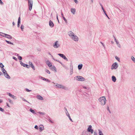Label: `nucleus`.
<instances>
[{
    "label": "nucleus",
    "instance_id": "nucleus-34",
    "mask_svg": "<svg viewBox=\"0 0 135 135\" xmlns=\"http://www.w3.org/2000/svg\"><path fill=\"white\" fill-rule=\"evenodd\" d=\"M1 70L3 73H4V72H6V70L3 68H2Z\"/></svg>",
    "mask_w": 135,
    "mask_h": 135
},
{
    "label": "nucleus",
    "instance_id": "nucleus-30",
    "mask_svg": "<svg viewBox=\"0 0 135 135\" xmlns=\"http://www.w3.org/2000/svg\"><path fill=\"white\" fill-rule=\"evenodd\" d=\"M83 66V65L82 64L79 65L78 66V68L79 69H81Z\"/></svg>",
    "mask_w": 135,
    "mask_h": 135
},
{
    "label": "nucleus",
    "instance_id": "nucleus-36",
    "mask_svg": "<svg viewBox=\"0 0 135 135\" xmlns=\"http://www.w3.org/2000/svg\"><path fill=\"white\" fill-rule=\"evenodd\" d=\"M30 66L32 68L33 70H35V67H34V65H33V64L32 65H31Z\"/></svg>",
    "mask_w": 135,
    "mask_h": 135
},
{
    "label": "nucleus",
    "instance_id": "nucleus-57",
    "mask_svg": "<svg viewBox=\"0 0 135 135\" xmlns=\"http://www.w3.org/2000/svg\"><path fill=\"white\" fill-rule=\"evenodd\" d=\"M103 12H104V14L105 15L106 14H107L106 13V11H105V10H103Z\"/></svg>",
    "mask_w": 135,
    "mask_h": 135
},
{
    "label": "nucleus",
    "instance_id": "nucleus-17",
    "mask_svg": "<svg viewBox=\"0 0 135 135\" xmlns=\"http://www.w3.org/2000/svg\"><path fill=\"white\" fill-rule=\"evenodd\" d=\"M49 68L52 70H54L55 72H56V68L54 66H52V65H51V66H50Z\"/></svg>",
    "mask_w": 135,
    "mask_h": 135
},
{
    "label": "nucleus",
    "instance_id": "nucleus-27",
    "mask_svg": "<svg viewBox=\"0 0 135 135\" xmlns=\"http://www.w3.org/2000/svg\"><path fill=\"white\" fill-rule=\"evenodd\" d=\"M66 111H65V112L66 114V115L68 116L69 115H70L68 113V111H67V109L66 108L65 109Z\"/></svg>",
    "mask_w": 135,
    "mask_h": 135
},
{
    "label": "nucleus",
    "instance_id": "nucleus-42",
    "mask_svg": "<svg viewBox=\"0 0 135 135\" xmlns=\"http://www.w3.org/2000/svg\"><path fill=\"white\" fill-rule=\"evenodd\" d=\"M100 6L101 7V8H102L103 11V10H104L103 8V5H102V4H100Z\"/></svg>",
    "mask_w": 135,
    "mask_h": 135
},
{
    "label": "nucleus",
    "instance_id": "nucleus-41",
    "mask_svg": "<svg viewBox=\"0 0 135 135\" xmlns=\"http://www.w3.org/2000/svg\"><path fill=\"white\" fill-rule=\"evenodd\" d=\"M64 20V21H65V22L66 23H67V20L66 19V18H65L64 17H62Z\"/></svg>",
    "mask_w": 135,
    "mask_h": 135
},
{
    "label": "nucleus",
    "instance_id": "nucleus-47",
    "mask_svg": "<svg viewBox=\"0 0 135 135\" xmlns=\"http://www.w3.org/2000/svg\"><path fill=\"white\" fill-rule=\"evenodd\" d=\"M29 66H30L32 64V62H29Z\"/></svg>",
    "mask_w": 135,
    "mask_h": 135
},
{
    "label": "nucleus",
    "instance_id": "nucleus-54",
    "mask_svg": "<svg viewBox=\"0 0 135 135\" xmlns=\"http://www.w3.org/2000/svg\"><path fill=\"white\" fill-rule=\"evenodd\" d=\"M131 59H135L134 58V57L133 56H132L131 57Z\"/></svg>",
    "mask_w": 135,
    "mask_h": 135
},
{
    "label": "nucleus",
    "instance_id": "nucleus-48",
    "mask_svg": "<svg viewBox=\"0 0 135 135\" xmlns=\"http://www.w3.org/2000/svg\"><path fill=\"white\" fill-rule=\"evenodd\" d=\"M56 61L57 62H59L63 66H64V65L63 64H62L61 62H60L58 60H57Z\"/></svg>",
    "mask_w": 135,
    "mask_h": 135
},
{
    "label": "nucleus",
    "instance_id": "nucleus-21",
    "mask_svg": "<svg viewBox=\"0 0 135 135\" xmlns=\"http://www.w3.org/2000/svg\"><path fill=\"white\" fill-rule=\"evenodd\" d=\"M40 131L41 132L44 129V127L42 125H41L39 127Z\"/></svg>",
    "mask_w": 135,
    "mask_h": 135
},
{
    "label": "nucleus",
    "instance_id": "nucleus-12",
    "mask_svg": "<svg viewBox=\"0 0 135 135\" xmlns=\"http://www.w3.org/2000/svg\"><path fill=\"white\" fill-rule=\"evenodd\" d=\"M58 55H59V56H60V57H62V58H63L64 59H67V58L65 56V55L62 54H58Z\"/></svg>",
    "mask_w": 135,
    "mask_h": 135
},
{
    "label": "nucleus",
    "instance_id": "nucleus-38",
    "mask_svg": "<svg viewBox=\"0 0 135 135\" xmlns=\"http://www.w3.org/2000/svg\"><path fill=\"white\" fill-rule=\"evenodd\" d=\"M4 66L2 64L0 63V67L3 68L4 67Z\"/></svg>",
    "mask_w": 135,
    "mask_h": 135
},
{
    "label": "nucleus",
    "instance_id": "nucleus-43",
    "mask_svg": "<svg viewBox=\"0 0 135 135\" xmlns=\"http://www.w3.org/2000/svg\"><path fill=\"white\" fill-rule=\"evenodd\" d=\"M100 43L102 44V46H103V47H104V48H105V46L104 44L103 43H102V42H100Z\"/></svg>",
    "mask_w": 135,
    "mask_h": 135
},
{
    "label": "nucleus",
    "instance_id": "nucleus-2",
    "mask_svg": "<svg viewBox=\"0 0 135 135\" xmlns=\"http://www.w3.org/2000/svg\"><path fill=\"white\" fill-rule=\"evenodd\" d=\"M98 100L101 105L103 106L105 105L106 99L105 96H103L100 97Z\"/></svg>",
    "mask_w": 135,
    "mask_h": 135
},
{
    "label": "nucleus",
    "instance_id": "nucleus-18",
    "mask_svg": "<svg viewBox=\"0 0 135 135\" xmlns=\"http://www.w3.org/2000/svg\"><path fill=\"white\" fill-rule=\"evenodd\" d=\"M39 78H40L42 80H44L46 81H47L48 82H50V80H48V79H45V78H44L42 77H41V76Z\"/></svg>",
    "mask_w": 135,
    "mask_h": 135
},
{
    "label": "nucleus",
    "instance_id": "nucleus-4",
    "mask_svg": "<svg viewBox=\"0 0 135 135\" xmlns=\"http://www.w3.org/2000/svg\"><path fill=\"white\" fill-rule=\"evenodd\" d=\"M74 80L80 81H83L85 80V78L81 76H77L74 77Z\"/></svg>",
    "mask_w": 135,
    "mask_h": 135
},
{
    "label": "nucleus",
    "instance_id": "nucleus-62",
    "mask_svg": "<svg viewBox=\"0 0 135 135\" xmlns=\"http://www.w3.org/2000/svg\"><path fill=\"white\" fill-rule=\"evenodd\" d=\"M12 24L13 26H14L15 25V23L14 22H13Z\"/></svg>",
    "mask_w": 135,
    "mask_h": 135
},
{
    "label": "nucleus",
    "instance_id": "nucleus-49",
    "mask_svg": "<svg viewBox=\"0 0 135 135\" xmlns=\"http://www.w3.org/2000/svg\"><path fill=\"white\" fill-rule=\"evenodd\" d=\"M0 111L3 112L4 111V110L2 108L0 107Z\"/></svg>",
    "mask_w": 135,
    "mask_h": 135
},
{
    "label": "nucleus",
    "instance_id": "nucleus-23",
    "mask_svg": "<svg viewBox=\"0 0 135 135\" xmlns=\"http://www.w3.org/2000/svg\"><path fill=\"white\" fill-rule=\"evenodd\" d=\"M21 23V18L20 17H19L18 18V25L17 26L18 27H20V25Z\"/></svg>",
    "mask_w": 135,
    "mask_h": 135
},
{
    "label": "nucleus",
    "instance_id": "nucleus-32",
    "mask_svg": "<svg viewBox=\"0 0 135 135\" xmlns=\"http://www.w3.org/2000/svg\"><path fill=\"white\" fill-rule=\"evenodd\" d=\"M30 112H31L33 113H35V112L31 108L30 109Z\"/></svg>",
    "mask_w": 135,
    "mask_h": 135
},
{
    "label": "nucleus",
    "instance_id": "nucleus-14",
    "mask_svg": "<svg viewBox=\"0 0 135 135\" xmlns=\"http://www.w3.org/2000/svg\"><path fill=\"white\" fill-rule=\"evenodd\" d=\"M36 98L37 99L40 100H44L43 97L40 95H37Z\"/></svg>",
    "mask_w": 135,
    "mask_h": 135
},
{
    "label": "nucleus",
    "instance_id": "nucleus-56",
    "mask_svg": "<svg viewBox=\"0 0 135 135\" xmlns=\"http://www.w3.org/2000/svg\"><path fill=\"white\" fill-rule=\"evenodd\" d=\"M6 104H7V105L9 107H10V106L8 104V103H6Z\"/></svg>",
    "mask_w": 135,
    "mask_h": 135
},
{
    "label": "nucleus",
    "instance_id": "nucleus-53",
    "mask_svg": "<svg viewBox=\"0 0 135 135\" xmlns=\"http://www.w3.org/2000/svg\"><path fill=\"white\" fill-rule=\"evenodd\" d=\"M56 18L57 20V21H58V15L57 14H56Z\"/></svg>",
    "mask_w": 135,
    "mask_h": 135
},
{
    "label": "nucleus",
    "instance_id": "nucleus-46",
    "mask_svg": "<svg viewBox=\"0 0 135 135\" xmlns=\"http://www.w3.org/2000/svg\"><path fill=\"white\" fill-rule=\"evenodd\" d=\"M34 128L37 129H38V126L37 125H36Z\"/></svg>",
    "mask_w": 135,
    "mask_h": 135
},
{
    "label": "nucleus",
    "instance_id": "nucleus-26",
    "mask_svg": "<svg viewBox=\"0 0 135 135\" xmlns=\"http://www.w3.org/2000/svg\"><path fill=\"white\" fill-rule=\"evenodd\" d=\"M5 41L7 42V43L8 44H11L12 45H14V44L12 42H11L9 41H8L7 40H5Z\"/></svg>",
    "mask_w": 135,
    "mask_h": 135
},
{
    "label": "nucleus",
    "instance_id": "nucleus-13",
    "mask_svg": "<svg viewBox=\"0 0 135 135\" xmlns=\"http://www.w3.org/2000/svg\"><path fill=\"white\" fill-rule=\"evenodd\" d=\"M71 11L73 15H74L75 14L76 10L75 8H71Z\"/></svg>",
    "mask_w": 135,
    "mask_h": 135
},
{
    "label": "nucleus",
    "instance_id": "nucleus-63",
    "mask_svg": "<svg viewBox=\"0 0 135 135\" xmlns=\"http://www.w3.org/2000/svg\"><path fill=\"white\" fill-rule=\"evenodd\" d=\"M2 75V72H0V75Z\"/></svg>",
    "mask_w": 135,
    "mask_h": 135
},
{
    "label": "nucleus",
    "instance_id": "nucleus-10",
    "mask_svg": "<svg viewBox=\"0 0 135 135\" xmlns=\"http://www.w3.org/2000/svg\"><path fill=\"white\" fill-rule=\"evenodd\" d=\"M3 74L6 78L8 79H10L11 77L7 73L6 71V72H4V73H3Z\"/></svg>",
    "mask_w": 135,
    "mask_h": 135
},
{
    "label": "nucleus",
    "instance_id": "nucleus-60",
    "mask_svg": "<svg viewBox=\"0 0 135 135\" xmlns=\"http://www.w3.org/2000/svg\"><path fill=\"white\" fill-rule=\"evenodd\" d=\"M61 15H62V17H64V15H63V14L62 13H61Z\"/></svg>",
    "mask_w": 135,
    "mask_h": 135
},
{
    "label": "nucleus",
    "instance_id": "nucleus-15",
    "mask_svg": "<svg viewBox=\"0 0 135 135\" xmlns=\"http://www.w3.org/2000/svg\"><path fill=\"white\" fill-rule=\"evenodd\" d=\"M7 94L10 97L14 99H16V96H15L13 95H12L10 93H7Z\"/></svg>",
    "mask_w": 135,
    "mask_h": 135
},
{
    "label": "nucleus",
    "instance_id": "nucleus-50",
    "mask_svg": "<svg viewBox=\"0 0 135 135\" xmlns=\"http://www.w3.org/2000/svg\"><path fill=\"white\" fill-rule=\"evenodd\" d=\"M75 3L77 4L78 3V1L77 0H73Z\"/></svg>",
    "mask_w": 135,
    "mask_h": 135
},
{
    "label": "nucleus",
    "instance_id": "nucleus-39",
    "mask_svg": "<svg viewBox=\"0 0 135 135\" xmlns=\"http://www.w3.org/2000/svg\"><path fill=\"white\" fill-rule=\"evenodd\" d=\"M40 114H41L42 115H44L45 114V113L43 112H38Z\"/></svg>",
    "mask_w": 135,
    "mask_h": 135
},
{
    "label": "nucleus",
    "instance_id": "nucleus-61",
    "mask_svg": "<svg viewBox=\"0 0 135 135\" xmlns=\"http://www.w3.org/2000/svg\"><path fill=\"white\" fill-rule=\"evenodd\" d=\"M94 0H91V3H92L93 2Z\"/></svg>",
    "mask_w": 135,
    "mask_h": 135
},
{
    "label": "nucleus",
    "instance_id": "nucleus-20",
    "mask_svg": "<svg viewBox=\"0 0 135 135\" xmlns=\"http://www.w3.org/2000/svg\"><path fill=\"white\" fill-rule=\"evenodd\" d=\"M46 62L47 64L49 67L51 66V65H52V64L49 61L47 60Z\"/></svg>",
    "mask_w": 135,
    "mask_h": 135
},
{
    "label": "nucleus",
    "instance_id": "nucleus-6",
    "mask_svg": "<svg viewBox=\"0 0 135 135\" xmlns=\"http://www.w3.org/2000/svg\"><path fill=\"white\" fill-rule=\"evenodd\" d=\"M55 86L57 88L64 89L65 90H66L67 89V88L65 86H64L62 85L58 84H57L55 85Z\"/></svg>",
    "mask_w": 135,
    "mask_h": 135
},
{
    "label": "nucleus",
    "instance_id": "nucleus-51",
    "mask_svg": "<svg viewBox=\"0 0 135 135\" xmlns=\"http://www.w3.org/2000/svg\"><path fill=\"white\" fill-rule=\"evenodd\" d=\"M0 4H1L2 5L3 4V3L2 1L1 0H0Z\"/></svg>",
    "mask_w": 135,
    "mask_h": 135
},
{
    "label": "nucleus",
    "instance_id": "nucleus-59",
    "mask_svg": "<svg viewBox=\"0 0 135 135\" xmlns=\"http://www.w3.org/2000/svg\"><path fill=\"white\" fill-rule=\"evenodd\" d=\"M13 59H17L15 57L13 56Z\"/></svg>",
    "mask_w": 135,
    "mask_h": 135
},
{
    "label": "nucleus",
    "instance_id": "nucleus-28",
    "mask_svg": "<svg viewBox=\"0 0 135 135\" xmlns=\"http://www.w3.org/2000/svg\"><path fill=\"white\" fill-rule=\"evenodd\" d=\"M99 135H103L102 132L100 130H98Z\"/></svg>",
    "mask_w": 135,
    "mask_h": 135
},
{
    "label": "nucleus",
    "instance_id": "nucleus-35",
    "mask_svg": "<svg viewBox=\"0 0 135 135\" xmlns=\"http://www.w3.org/2000/svg\"><path fill=\"white\" fill-rule=\"evenodd\" d=\"M8 100L10 103L11 104H13V101L10 99H8Z\"/></svg>",
    "mask_w": 135,
    "mask_h": 135
},
{
    "label": "nucleus",
    "instance_id": "nucleus-8",
    "mask_svg": "<svg viewBox=\"0 0 135 135\" xmlns=\"http://www.w3.org/2000/svg\"><path fill=\"white\" fill-rule=\"evenodd\" d=\"M118 67V64L117 62L114 63L112 65L111 67V69H116Z\"/></svg>",
    "mask_w": 135,
    "mask_h": 135
},
{
    "label": "nucleus",
    "instance_id": "nucleus-33",
    "mask_svg": "<svg viewBox=\"0 0 135 135\" xmlns=\"http://www.w3.org/2000/svg\"><path fill=\"white\" fill-rule=\"evenodd\" d=\"M20 98L22 100H23L25 101L26 102H28V101L26 100L25 98H23L22 97H20Z\"/></svg>",
    "mask_w": 135,
    "mask_h": 135
},
{
    "label": "nucleus",
    "instance_id": "nucleus-24",
    "mask_svg": "<svg viewBox=\"0 0 135 135\" xmlns=\"http://www.w3.org/2000/svg\"><path fill=\"white\" fill-rule=\"evenodd\" d=\"M112 81L114 82H115L116 81V78L115 76H113L112 77Z\"/></svg>",
    "mask_w": 135,
    "mask_h": 135
},
{
    "label": "nucleus",
    "instance_id": "nucleus-25",
    "mask_svg": "<svg viewBox=\"0 0 135 135\" xmlns=\"http://www.w3.org/2000/svg\"><path fill=\"white\" fill-rule=\"evenodd\" d=\"M15 55L17 56L18 59H22V57L21 56H19L18 54H16Z\"/></svg>",
    "mask_w": 135,
    "mask_h": 135
},
{
    "label": "nucleus",
    "instance_id": "nucleus-19",
    "mask_svg": "<svg viewBox=\"0 0 135 135\" xmlns=\"http://www.w3.org/2000/svg\"><path fill=\"white\" fill-rule=\"evenodd\" d=\"M49 25L51 27H52L54 26V24L53 22L51 20H50L49 22Z\"/></svg>",
    "mask_w": 135,
    "mask_h": 135
},
{
    "label": "nucleus",
    "instance_id": "nucleus-52",
    "mask_svg": "<svg viewBox=\"0 0 135 135\" xmlns=\"http://www.w3.org/2000/svg\"><path fill=\"white\" fill-rule=\"evenodd\" d=\"M48 120L51 123H53V122H52L51 120L50 119H48Z\"/></svg>",
    "mask_w": 135,
    "mask_h": 135
},
{
    "label": "nucleus",
    "instance_id": "nucleus-22",
    "mask_svg": "<svg viewBox=\"0 0 135 135\" xmlns=\"http://www.w3.org/2000/svg\"><path fill=\"white\" fill-rule=\"evenodd\" d=\"M20 64L21 65L25 67H27V65L23 63L21 61H20Z\"/></svg>",
    "mask_w": 135,
    "mask_h": 135
},
{
    "label": "nucleus",
    "instance_id": "nucleus-40",
    "mask_svg": "<svg viewBox=\"0 0 135 135\" xmlns=\"http://www.w3.org/2000/svg\"><path fill=\"white\" fill-rule=\"evenodd\" d=\"M68 117L69 118V119H70V120L72 122H73V121L72 120V119L71 118V117H70V115H69L68 116Z\"/></svg>",
    "mask_w": 135,
    "mask_h": 135
},
{
    "label": "nucleus",
    "instance_id": "nucleus-9",
    "mask_svg": "<svg viewBox=\"0 0 135 135\" xmlns=\"http://www.w3.org/2000/svg\"><path fill=\"white\" fill-rule=\"evenodd\" d=\"M92 127L91 125H90L89 126V127L88 128L87 131L88 132H90L91 133L93 134V130L92 129Z\"/></svg>",
    "mask_w": 135,
    "mask_h": 135
},
{
    "label": "nucleus",
    "instance_id": "nucleus-3",
    "mask_svg": "<svg viewBox=\"0 0 135 135\" xmlns=\"http://www.w3.org/2000/svg\"><path fill=\"white\" fill-rule=\"evenodd\" d=\"M0 35L10 39H12V38L11 35L1 32H0Z\"/></svg>",
    "mask_w": 135,
    "mask_h": 135
},
{
    "label": "nucleus",
    "instance_id": "nucleus-29",
    "mask_svg": "<svg viewBox=\"0 0 135 135\" xmlns=\"http://www.w3.org/2000/svg\"><path fill=\"white\" fill-rule=\"evenodd\" d=\"M34 57L32 56H28L27 57V59H33Z\"/></svg>",
    "mask_w": 135,
    "mask_h": 135
},
{
    "label": "nucleus",
    "instance_id": "nucleus-11",
    "mask_svg": "<svg viewBox=\"0 0 135 135\" xmlns=\"http://www.w3.org/2000/svg\"><path fill=\"white\" fill-rule=\"evenodd\" d=\"M114 39L115 41V42L116 43V44L120 48L121 47V46L120 45V44L119 43V42L117 40L115 37H114Z\"/></svg>",
    "mask_w": 135,
    "mask_h": 135
},
{
    "label": "nucleus",
    "instance_id": "nucleus-1",
    "mask_svg": "<svg viewBox=\"0 0 135 135\" xmlns=\"http://www.w3.org/2000/svg\"><path fill=\"white\" fill-rule=\"evenodd\" d=\"M68 34L70 38L75 42H77L79 41V38L78 36L72 31H69L68 32Z\"/></svg>",
    "mask_w": 135,
    "mask_h": 135
},
{
    "label": "nucleus",
    "instance_id": "nucleus-5",
    "mask_svg": "<svg viewBox=\"0 0 135 135\" xmlns=\"http://www.w3.org/2000/svg\"><path fill=\"white\" fill-rule=\"evenodd\" d=\"M60 46V42L59 41H56L55 42L53 45V46L55 48H59Z\"/></svg>",
    "mask_w": 135,
    "mask_h": 135
},
{
    "label": "nucleus",
    "instance_id": "nucleus-45",
    "mask_svg": "<svg viewBox=\"0 0 135 135\" xmlns=\"http://www.w3.org/2000/svg\"><path fill=\"white\" fill-rule=\"evenodd\" d=\"M26 90L27 92H30L31 91V90H30L27 88L26 89Z\"/></svg>",
    "mask_w": 135,
    "mask_h": 135
},
{
    "label": "nucleus",
    "instance_id": "nucleus-55",
    "mask_svg": "<svg viewBox=\"0 0 135 135\" xmlns=\"http://www.w3.org/2000/svg\"><path fill=\"white\" fill-rule=\"evenodd\" d=\"M105 15L106 16V17H107L109 19V17H108V16L107 15V14H106Z\"/></svg>",
    "mask_w": 135,
    "mask_h": 135
},
{
    "label": "nucleus",
    "instance_id": "nucleus-7",
    "mask_svg": "<svg viewBox=\"0 0 135 135\" xmlns=\"http://www.w3.org/2000/svg\"><path fill=\"white\" fill-rule=\"evenodd\" d=\"M28 0V5L29 7V10L31 11L32 9L33 1L32 0Z\"/></svg>",
    "mask_w": 135,
    "mask_h": 135
},
{
    "label": "nucleus",
    "instance_id": "nucleus-58",
    "mask_svg": "<svg viewBox=\"0 0 135 135\" xmlns=\"http://www.w3.org/2000/svg\"><path fill=\"white\" fill-rule=\"evenodd\" d=\"M115 58L116 59H119V58L117 56H115Z\"/></svg>",
    "mask_w": 135,
    "mask_h": 135
},
{
    "label": "nucleus",
    "instance_id": "nucleus-16",
    "mask_svg": "<svg viewBox=\"0 0 135 135\" xmlns=\"http://www.w3.org/2000/svg\"><path fill=\"white\" fill-rule=\"evenodd\" d=\"M70 75H71L73 73V66L72 65H70Z\"/></svg>",
    "mask_w": 135,
    "mask_h": 135
},
{
    "label": "nucleus",
    "instance_id": "nucleus-37",
    "mask_svg": "<svg viewBox=\"0 0 135 135\" xmlns=\"http://www.w3.org/2000/svg\"><path fill=\"white\" fill-rule=\"evenodd\" d=\"M45 71L46 72H47V73H48L49 74H50V71L46 69L45 70Z\"/></svg>",
    "mask_w": 135,
    "mask_h": 135
},
{
    "label": "nucleus",
    "instance_id": "nucleus-44",
    "mask_svg": "<svg viewBox=\"0 0 135 135\" xmlns=\"http://www.w3.org/2000/svg\"><path fill=\"white\" fill-rule=\"evenodd\" d=\"M83 88L84 89H87L88 90V88L86 86H83Z\"/></svg>",
    "mask_w": 135,
    "mask_h": 135
},
{
    "label": "nucleus",
    "instance_id": "nucleus-64",
    "mask_svg": "<svg viewBox=\"0 0 135 135\" xmlns=\"http://www.w3.org/2000/svg\"><path fill=\"white\" fill-rule=\"evenodd\" d=\"M97 135V134L95 132H94V135Z\"/></svg>",
    "mask_w": 135,
    "mask_h": 135
},
{
    "label": "nucleus",
    "instance_id": "nucleus-31",
    "mask_svg": "<svg viewBox=\"0 0 135 135\" xmlns=\"http://www.w3.org/2000/svg\"><path fill=\"white\" fill-rule=\"evenodd\" d=\"M21 28L22 31H23L24 28V26L23 25H21Z\"/></svg>",
    "mask_w": 135,
    "mask_h": 135
}]
</instances>
